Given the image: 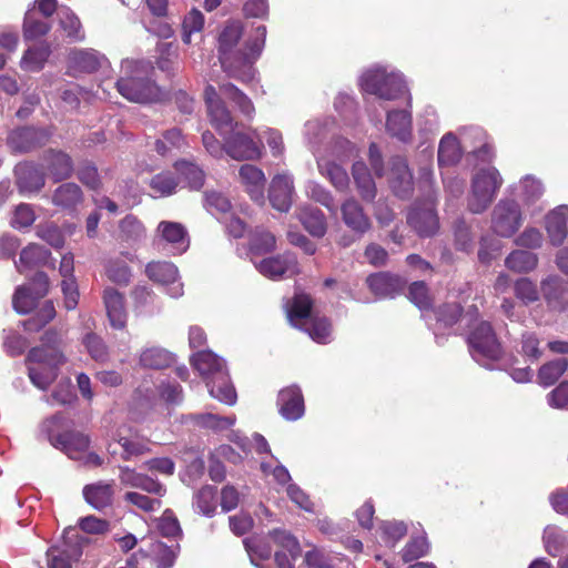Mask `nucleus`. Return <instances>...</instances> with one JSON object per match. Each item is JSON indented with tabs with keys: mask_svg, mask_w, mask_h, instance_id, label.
<instances>
[{
	"mask_svg": "<svg viewBox=\"0 0 568 568\" xmlns=\"http://www.w3.org/2000/svg\"><path fill=\"white\" fill-rule=\"evenodd\" d=\"M242 33L241 21H231L223 28L219 37V60L223 71L230 78L250 83L255 79L254 63L265 45L266 27H256L254 34L239 47Z\"/></svg>",
	"mask_w": 568,
	"mask_h": 568,
	"instance_id": "1",
	"label": "nucleus"
},
{
	"mask_svg": "<svg viewBox=\"0 0 568 568\" xmlns=\"http://www.w3.org/2000/svg\"><path fill=\"white\" fill-rule=\"evenodd\" d=\"M305 135L310 149L316 158L320 173L328 179L337 191H346L349 185L348 174L335 160L343 162L356 155L355 145L346 139H338L329 153H318L316 145L325 138V128L318 120L308 121L305 124Z\"/></svg>",
	"mask_w": 568,
	"mask_h": 568,
	"instance_id": "2",
	"label": "nucleus"
},
{
	"mask_svg": "<svg viewBox=\"0 0 568 568\" xmlns=\"http://www.w3.org/2000/svg\"><path fill=\"white\" fill-rule=\"evenodd\" d=\"M59 335L53 331L45 332L43 345L33 347L28 354L29 377L32 384L47 389L58 376V368L65 361L61 351L55 346Z\"/></svg>",
	"mask_w": 568,
	"mask_h": 568,
	"instance_id": "3",
	"label": "nucleus"
},
{
	"mask_svg": "<svg viewBox=\"0 0 568 568\" xmlns=\"http://www.w3.org/2000/svg\"><path fill=\"white\" fill-rule=\"evenodd\" d=\"M463 148H470V152L481 161H490L493 158L491 146L486 142V133L480 128H468L462 133V140L458 141L453 133L445 134L438 148L439 166H450L462 158Z\"/></svg>",
	"mask_w": 568,
	"mask_h": 568,
	"instance_id": "4",
	"label": "nucleus"
},
{
	"mask_svg": "<svg viewBox=\"0 0 568 568\" xmlns=\"http://www.w3.org/2000/svg\"><path fill=\"white\" fill-rule=\"evenodd\" d=\"M193 367L206 379L212 397L220 402L234 405L236 392L230 382L225 363L211 351L199 352L192 357Z\"/></svg>",
	"mask_w": 568,
	"mask_h": 568,
	"instance_id": "5",
	"label": "nucleus"
},
{
	"mask_svg": "<svg viewBox=\"0 0 568 568\" xmlns=\"http://www.w3.org/2000/svg\"><path fill=\"white\" fill-rule=\"evenodd\" d=\"M150 64L134 60H123L121 77L116 81L119 93L129 101L146 103L159 97V89L148 74Z\"/></svg>",
	"mask_w": 568,
	"mask_h": 568,
	"instance_id": "6",
	"label": "nucleus"
},
{
	"mask_svg": "<svg viewBox=\"0 0 568 568\" xmlns=\"http://www.w3.org/2000/svg\"><path fill=\"white\" fill-rule=\"evenodd\" d=\"M286 314L290 323L307 332L317 343H328L331 338V324L325 317L312 314V301L306 294H296L292 303L286 304Z\"/></svg>",
	"mask_w": 568,
	"mask_h": 568,
	"instance_id": "7",
	"label": "nucleus"
},
{
	"mask_svg": "<svg viewBox=\"0 0 568 568\" xmlns=\"http://www.w3.org/2000/svg\"><path fill=\"white\" fill-rule=\"evenodd\" d=\"M503 185V178L494 166L478 169L473 178L467 207L471 213L480 214L493 203Z\"/></svg>",
	"mask_w": 568,
	"mask_h": 568,
	"instance_id": "8",
	"label": "nucleus"
},
{
	"mask_svg": "<svg viewBox=\"0 0 568 568\" xmlns=\"http://www.w3.org/2000/svg\"><path fill=\"white\" fill-rule=\"evenodd\" d=\"M363 91L385 100H393L403 94L406 85L399 73H387L383 68L367 70L361 78Z\"/></svg>",
	"mask_w": 568,
	"mask_h": 568,
	"instance_id": "9",
	"label": "nucleus"
},
{
	"mask_svg": "<svg viewBox=\"0 0 568 568\" xmlns=\"http://www.w3.org/2000/svg\"><path fill=\"white\" fill-rule=\"evenodd\" d=\"M473 358L483 366L490 367L501 356V347L488 322H480L468 337Z\"/></svg>",
	"mask_w": 568,
	"mask_h": 568,
	"instance_id": "10",
	"label": "nucleus"
},
{
	"mask_svg": "<svg viewBox=\"0 0 568 568\" xmlns=\"http://www.w3.org/2000/svg\"><path fill=\"white\" fill-rule=\"evenodd\" d=\"M523 222L520 206L514 200H500L491 212V230L501 237L513 236Z\"/></svg>",
	"mask_w": 568,
	"mask_h": 568,
	"instance_id": "11",
	"label": "nucleus"
},
{
	"mask_svg": "<svg viewBox=\"0 0 568 568\" xmlns=\"http://www.w3.org/2000/svg\"><path fill=\"white\" fill-rule=\"evenodd\" d=\"M407 223L419 236L428 237L436 234L439 220L434 201L428 199L415 203L407 214Z\"/></svg>",
	"mask_w": 568,
	"mask_h": 568,
	"instance_id": "12",
	"label": "nucleus"
},
{
	"mask_svg": "<svg viewBox=\"0 0 568 568\" xmlns=\"http://www.w3.org/2000/svg\"><path fill=\"white\" fill-rule=\"evenodd\" d=\"M256 270L265 277L281 280L284 276L291 277L301 272L297 258L292 253L271 256L256 262L251 257Z\"/></svg>",
	"mask_w": 568,
	"mask_h": 568,
	"instance_id": "13",
	"label": "nucleus"
},
{
	"mask_svg": "<svg viewBox=\"0 0 568 568\" xmlns=\"http://www.w3.org/2000/svg\"><path fill=\"white\" fill-rule=\"evenodd\" d=\"M204 97L212 125L221 135L233 132L235 124L215 88L207 85L204 91Z\"/></svg>",
	"mask_w": 568,
	"mask_h": 568,
	"instance_id": "14",
	"label": "nucleus"
},
{
	"mask_svg": "<svg viewBox=\"0 0 568 568\" xmlns=\"http://www.w3.org/2000/svg\"><path fill=\"white\" fill-rule=\"evenodd\" d=\"M146 276L161 285H168L170 296L176 298L183 295V284L178 281L179 271L171 262H151L145 267Z\"/></svg>",
	"mask_w": 568,
	"mask_h": 568,
	"instance_id": "15",
	"label": "nucleus"
},
{
	"mask_svg": "<svg viewBox=\"0 0 568 568\" xmlns=\"http://www.w3.org/2000/svg\"><path fill=\"white\" fill-rule=\"evenodd\" d=\"M225 153L234 160H255L262 156V146L253 139L241 132H231L223 135Z\"/></svg>",
	"mask_w": 568,
	"mask_h": 568,
	"instance_id": "16",
	"label": "nucleus"
},
{
	"mask_svg": "<svg viewBox=\"0 0 568 568\" xmlns=\"http://www.w3.org/2000/svg\"><path fill=\"white\" fill-rule=\"evenodd\" d=\"M294 182L288 173L276 174L270 184L268 199L271 205L280 211L287 212L293 202Z\"/></svg>",
	"mask_w": 568,
	"mask_h": 568,
	"instance_id": "17",
	"label": "nucleus"
},
{
	"mask_svg": "<svg viewBox=\"0 0 568 568\" xmlns=\"http://www.w3.org/2000/svg\"><path fill=\"white\" fill-rule=\"evenodd\" d=\"M103 303L111 327L124 329L128 321L124 295L113 287H105L103 291Z\"/></svg>",
	"mask_w": 568,
	"mask_h": 568,
	"instance_id": "18",
	"label": "nucleus"
},
{
	"mask_svg": "<svg viewBox=\"0 0 568 568\" xmlns=\"http://www.w3.org/2000/svg\"><path fill=\"white\" fill-rule=\"evenodd\" d=\"M273 541L281 547L275 551V562L278 568H293V561L300 556L301 548L297 540L285 530H273L271 532Z\"/></svg>",
	"mask_w": 568,
	"mask_h": 568,
	"instance_id": "19",
	"label": "nucleus"
},
{
	"mask_svg": "<svg viewBox=\"0 0 568 568\" xmlns=\"http://www.w3.org/2000/svg\"><path fill=\"white\" fill-rule=\"evenodd\" d=\"M50 133L36 128H20L12 131L8 138L9 146L17 152H28L47 142Z\"/></svg>",
	"mask_w": 568,
	"mask_h": 568,
	"instance_id": "20",
	"label": "nucleus"
},
{
	"mask_svg": "<svg viewBox=\"0 0 568 568\" xmlns=\"http://www.w3.org/2000/svg\"><path fill=\"white\" fill-rule=\"evenodd\" d=\"M239 178L251 199L255 202L263 203L266 183L264 172L255 165L243 164L239 170Z\"/></svg>",
	"mask_w": 568,
	"mask_h": 568,
	"instance_id": "21",
	"label": "nucleus"
},
{
	"mask_svg": "<svg viewBox=\"0 0 568 568\" xmlns=\"http://www.w3.org/2000/svg\"><path fill=\"white\" fill-rule=\"evenodd\" d=\"M74 261L72 254H65L60 262V274L62 276L61 290L67 310H74L78 305L79 292L73 278Z\"/></svg>",
	"mask_w": 568,
	"mask_h": 568,
	"instance_id": "22",
	"label": "nucleus"
},
{
	"mask_svg": "<svg viewBox=\"0 0 568 568\" xmlns=\"http://www.w3.org/2000/svg\"><path fill=\"white\" fill-rule=\"evenodd\" d=\"M106 59L94 50H72L69 53V73H91L102 67Z\"/></svg>",
	"mask_w": 568,
	"mask_h": 568,
	"instance_id": "23",
	"label": "nucleus"
},
{
	"mask_svg": "<svg viewBox=\"0 0 568 568\" xmlns=\"http://www.w3.org/2000/svg\"><path fill=\"white\" fill-rule=\"evenodd\" d=\"M545 227L552 245L562 244L568 234V205H560L548 213Z\"/></svg>",
	"mask_w": 568,
	"mask_h": 568,
	"instance_id": "24",
	"label": "nucleus"
},
{
	"mask_svg": "<svg viewBox=\"0 0 568 568\" xmlns=\"http://www.w3.org/2000/svg\"><path fill=\"white\" fill-rule=\"evenodd\" d=\"M389 183L393 191L400 197L407 196L413 186V176L406 163L400 156H395L390 161Z\"/></svg>",
	"mask_w": 568,
	"mask_h": 568,
	"instance_id": "25",
	"label": "nucleus"
},
{
	"mask_svg": "<svg viewBox=\"0 0 568 568\" xmlns=\"http://www.w3.org/2000/svg\"><path fill=\"white\" fill-rule=\"evenodd\" d=\"M281 415L287 420H296L304 414V399L298 387H287L278 394Z\"/></svg>",
	"mask_w": 568,
	"mask_h": 568,
	"instance_id": "26",
	"label": "nucleus"
},
{
	"mask_svg": "<svg viewBox=\"0 0 568 568\" xmlns=\"http://www.w3.org/2000/svg\"><path fill=\"white\" fill-rule=\"evenodd\" d=\"M158 235L172 245L174 254H182L189 247V237L185 227L178 222L162 221L156 229Z\"/></svg>",
	"mask_w": 568,
	"mask_h": 568,
	"instance_id": "27",
	"label": "nucleus"
},
{
	"mask_svg": "<svg viewBox=\"0 0 568 568\" xmlns=\"http://www.w3.org/2000/svg\"><path fill=\"white\" fill-rule=\"evenodd\" d=\"M344 223L354 232L364 234L371 227V221L364 213L361 204L354 200H346L341 207Z\"/></svg>",
	"mask_w": 568,
	"mask_h": 568,
	"instance_id": "28",
	"label": "nucleus"
},
{
	"mask_svg": "<svg viewBox=\"0 0 568 568\" xmlns=\"http://www.w3.org/2000/svg\"><path fill=\"white\" fill-rule=\"evenodd\" d=\"M54 447L63 450L70 458L79 459L89 447V438L84 434L67 432L51 439Z\"/></svg>",
	"mask_w": 568,
	"mask_h": 568,
	"instance_id": "29",
	"label": "nucleus"
},
{
	"mask_svg": "<svg viewBox=\"0 0 568 568\" xmlns=\"http://www.w3.org/2000/svg\"><path fill=\"white\" fill-rule=\"evenodd\" d=\"M371 291L378 297H393L403 290L404 281L388 273H377L366 280Z\"/></svg>",
	"mask_w": 568,
	"mask_h": 568,
	"instance_id": "30",
	"label": "nucleus"
},
{
	"mask_svg": "<svg viewBox=\"0 0 568 568\" xmlns=\"http://www.w3.org/2000/svg\"><path fill=\"white\" fill-rule=\"evenodd\" d=\"M85 501L94 509L102 510L111 506L114 495L111 483L98 481L85 485L82 490Z\"/></svg>",
	"mask_w": 568,
	"mask_h": 568,
	"instance_id": "31",
	"label": "nucleus"
},
{
	"mask_svg": "<svg viewBox=\"0 0 568 568\" xmlns=\"http://www.w3.org/2000/svg\"><path fill=\"white\" fill-rule=\"evenodd\" d=\"M49 568H72V561L78 560L81 556V549L78 546H52L48 552Z\"/></svg>",
	"mask_w": 568,
	"mask_h": 568,
	"instance_id": "32",
	"label": "nucleus"
},
{
	"mask_svg": "<svg viewBox=\"0 0 568 568\" xmlns=\"http://www.w3.org/2000/svg\"><path fill=\"white\" fill-rule=\"evenodd\" d=\"M386 129L389 134L400 141H407L412 135V115L408 111L388 112L386 119Z\"/></svg>",
	"mask_w": 568,
	"mask_h": 568,
	"instance_id": "33",
	"label": "nucleus"
},
{
	"mask_svg": "<svg viewBox=\"0 0 568 568\" xmlns=\"http://www.w3.org/2000/svg\"><path fill=\"white\" fill-rule=\"evenodd\" d=\"M352 175L357 191L364 201L371 202L376 196V185L364 162L353 164Z\"/></svg>",
	"mask_w": 568,
	"mask_h": 568,
	"instance_id": "34",
	"label": "nucleus"
},
{
	"mask_svg": "<svg viewBox=\"0 0 568 568\" xmlns=\"http://www.w3.org/2000/svg\"><path fill=\"white\" fill-rule=\"evenodd\" d=\"M298 219L313 236L322 237L326 233V220L320 209L304 205L300 207Z\"/></svg>",
	"mask_w": 568,
	"mask_h": 568,
	"instance_id": "35",
	"label": "nucleus"
},
{
	"mask_svg": "<svg viewBox=\"0 0 568 568\" xmlns=\"http://www.w3.org/2000/svg\"><path fill=\"white\" fill-rule=\"evenodd\" d=\"M174 169L184 179L190 189L199 190L203 186L205 174L195 163L185 160L176 161Z\"/></svg>",
	"mask_w": 568,
	"mask_h": 568,
	"instance_id": "36",
	"label": "nucleus"
},
{
	"mask_svg": "<svg viewBox=\"0 0 568 568\" xmlns=\"http://www.w3.org/2000/svg\"><path fill=\"white\" fill-rule=\"evenodd\" d=\"M537 262L538 260L535 253L517 250L506 257L505 265L516 273H527L537 266Z\"/></svg>",
	"mask_w": 568,
	"mask_h": 568,
	"instance_id": "37",
	"label": "nucleus"
},
{
	"mask_svg": "<svg viewBox=\"0 0 568 568\" xmlns=\"http://www.w3.org/2000/svg\"><path fill=\"white\" fill-rule=\"evenodd\" d=\"M49 251L43 246L30 244L22 250L19 262L16 263L17 270L23 273L24 270L38 266L47 261Z\"/></svg>",
	"mask_w": 568,
	"mask_h": 568,
	"instance_id": "38",
	"label": "nucleus"
},
{
	"mask_svg": "<svg viewBox=\"0 0 568 568\" xmlns=\"http://www.w3.org/2000/svg\"><path fill=\"white\" fill-rule=\"evenodd\" d=\"M49 55L50 48L48 44H36L24 52L21 60V67L28 71H39L43 68Z\"/></svg>",
	"mask_w": 568,
	"mask_h": 568,
	"instance_id": "39",
	"label": "nucleus"
},
{
	"mask_svg": "<svg viewBox=\"0 0 568 568\" xmlns=\"http://www.w3.org/2000/svg\"><path fill=\"white\" fill-rule=\"evenodd\" d=\"M173 361L172 354L160 347L145 348L140 355V363L143 367L162 369Z\"/></svg>",
	"mask_w": 568,
	"mask_h": 568,
	"instance_id": "40",
	"label": "nucleus"
},
{
	"mask_svg": "<svg viewBox=\"0 0 568 568\" xmlns=\"http://www.w3.org/2000/svg\"><path fill=\"white\" fill-rule=\"evenodd\" d=\"M275 236L264 229L257 227L250 237V252L253 258L255 255L272 252L275 248Z\"/></svg>",
	"mask_w": 568,
	"mask_h": 568,
	"instance_id": "41",
	"label": "nucleus"
},
{
	"mask_svg": "<svg viewBox=\"0 0 568 568\" xmlns=\"http://www.w3.org/2000/svg\"><path fill=\"white\" fill-rule=\"evenodd\" d=\"M16 173L22 190L37 191L44 184L43 175L32 165H19Z\"/></svg>",
	"mask_w": 568,
	"mask_h": 568,
	"instance_id": "42",
	"label": "nucleus"
},
{
	"mask_svg": "<svg viewBox=\"0 0 568 568\" xmlns=\"http://www.w3.org/2000/svg\"><path fill=\"white\" fill-rule=\"evenodd\" d=\"M82 201V191L74 183L60 185L53 195V203L62 207H73Z\"/></svg>",
	"mask_w": 568,
	"mask_h": 568,
	"instance_id": "43",
	"label": "nucleus"
},
{
	"mask_svg": "<svg viewBox=\"0 0 568 568\" xmlns=\"http://www.w3.org/2000/svg\"><path fill=\"white\" fill-rule=\"evenodd\" d=\"M220 92L223 97L233 101L244 115L252 116L255 109L251 99L241 90H239L234 84L223 83L222 85H220Z\"/></svg>",
	"mask_w": 568,
	"mask_h": 568,
	"instance_id": "44",
	"label": "nucleus"
},
{
	"mask_svg": "<svg viewBox=\"0 0 568 568\" xmlns=\"http://www.w3.org/2000/svg\"><path fill=\"white\" fill-rule=\"evenodd\" d=\"M568 362L565 358H558L542 365L538 373V382L542 386L555 384L559 377L566 372Z\"/></svg>",
	"mask_w": 568,
	"mask_h": 568,
	"instance_id": "45",
	"label": "nucleus"
},
{
	"mask_svg": "<svg viewBox=\"0 0 568 568\" xmlns=\"http://www.w3.org/2000/svg\"><path fill=\"white\" fill-rule=\"evenodd\" d=\"M154 196H169L175 193L179 181L170 171L154 175L149 183Z\"/></svg>",
	"mask_w": 568,
	"mask_h": 568,
	"instance_id": "46",
	"label": "nucleus"
},
{
	"mask_svg": "<svg viewBox=\"0 0 568 568\" xmlns=\"http://www.w3.org/2000/svg\"><path fill=\"white\" fill-rule=\"evenodd\" d=\"M108 278L118 285H128L131 280V270L122 257L110 258L105 265Z\"/></svg>",
	"mask_w": 568,
	"mask_h": 568,
	"instance_id": "47",
	"label": "nucleus"
},
{
	"mask_svg": "<svg viewBox=\"0 0 568 568\" xmlns=\"http://www.w3.org/2000/svg\"><path fill=\"white\" fill-rule=\"evenodd\" d=\"M216 490L212 486L202 487L194 496V508L205 515L212 516L216 509Z\"/></svg>",
	"mask_w": 568,
	"mask_h": 568,
	"instance_id": "48",
	"label": "nucleus"
},
{
	"mask_svg": "<svg viewBox=\"0 0 568 568\" xmlns=\"http://www.w3.org/2000/svg\"><path fill=\"white\" fill-rule=\"evenodd\" d=\"M197 425L209 427L214 430L227 429L235 423V416H219L213 413H204L191 416Z\"/></svg>",
	"mask_w": 568,
	"mask_h": 568,
	"instance_id": "49",
	"label": "nucleus"
},
{
	"mask_svg": "<svg viewBox=\"0 0 568 568\" xmlns=\"http://www.w3.org/2000/svg\"><path fill=\"white\" fill-rule=\"evenodd\" d=\"M40 298V296L31 292L27 286H20L13 295L12 305L18 313L27 314L33 310Z\"/></svg>",
	"mask_w": 568,
	"mask_h": 568,
	"instance_id": "50",
	"label": "nucleus"
},
{
	"mask_svg": "<svg viewBox=\"0 0 568 568\" xmlns=\"http://www.w3.org/2000/svg\"><path fill=\"white\" fill-rule=\"evenodd\" d=\"M542 539L546 551L552 557L558 556L566 544V536L556 526H547Z\"/></svg>",
	"mask_w": 568,
	"mask_h": 568,
	"instance_id": "51",
	"label": "nucleus"
},
{
	"mask_svg": "<svg viewBox=\"0 0 568 568\" xmlns=\"http://www.w3.org/2000/svg\"><path fill=\"white\" fill-rule=\"evenodd\" d=\"M87 352L95 362H106L109 349L104 341L94 333H88L82 341Z\"/></svg>",
	"mask_w": 568,
	"mask_h": 568,
	"instance_id": "52",
	"label": "nucleus"
},
{
	"mask_svg": "<svg viewBox=\"0 0 568 568\" xmlns=\"http://www.w3.org/2000/svg\"><path fill=\"white\" fill-rule=\"evenodd\" d=\"M59 19L61 28L67 32V36L73 40H82L84 38L81 31V23L78 17L69 9L63 8L59 11Z\"/></svg>",
	"mask_w": 568,
	"mask_h": 568,
	"instance_id": "53",
	"label": "nucleus"
},
{
	"mask_svg": "<svg viewBox=\"0 0 568 568\" xmlns=\"http://www.w3.org/2000/svg\"><path fill=\"white\" fill-rule=\"evenodd\" d=\"M49 170L55 181L69 178L72 172V162L70 156L61 152L53 153L50 160Z\"/></svg>",
	"mask_w": 568,
	"mask_h": 568,
	"instance_id": "54",
	"label": "nucleus"
},
{
	"mask_svg": "<svg viewBox=\"0 0 568 568\" xmlns=\"http://www.w3.org/2000/svg\"><path fill=\"white\" fill-rule=\"evenodd\" d=\"M183 145L184 139L181 131L178 129L166 131L163 138L155 142L156 152L161 155H166L171 149H181Z\"/></svg>",
	"mask_w": 568,
	"mask_h": 568,
	"instance_id": "55",
	"label": "nucleus"
},
{
	"mask_svg": "<svg viewBox=\"0 0 568 568\" xmlns=\"http://www.w3.org/2000/svg\"><path fill=\"white\" fill-rule=\"evenodd\" d=\"M544 193L541 183L532 176H526L520 182V197L526 204L534 203Z\"/></svg>",
	"mask_w": 568,
	"mask_h": 568,
	"instance_id": "56",
	"label": "nucleus"
},
{
	"mask_svg": "<svg viewBox=\"0 0 568 568\" xmlns=\"http://www.w3.org/2000/svg\"><path fill=\"white\" fill-rule=\"evenodd\" d=\"M124 500L148 513L159 510L162 506L160 498H151L136 491L126 493Z\"/></svg>",
	"mask_w": 568,
	"mask_h": 568,
	"instance_id": "57",
	"label": "nucleus"
},
{
	"mask_svg": "<svg viewBox=\"0 0 568 568\" xmlns=\"http://www.w3.org/2000/svg\"><path fill=\"white\" fill-rule=\"evenodd\" d=\"M515 294L525 305L539 300V292L536 284L526 277L515 283Z\"/></svg>",
	"mask_w": 568,
	"mask_h": 568,
	"instance_id": "58",
	"label": "nucleus"
},
{
	"mask_svg": "<svg viewBox=\"0 0 568 568\" xmlns=\"http://www.w3.org/2000/svg\"><path fill=\"white\" fill-rule=\"evenodd\" d=\"M183 41L191 42V36L194 32H200L204 26V17L201 11L192 9L183 20Z\"/></svg>",
	"mask_w": 568,
	"mask_h": 568,
	"instance_id": "59",
	"label": "nucleus"
},
{
	"mask_svg": "<svg viewBox=\"0 0 568 568\" xmlns=\"http://www.w3.org/2000/svg\"><path fill=\"white\" fill-rule=\"evenodd\" d=\"M50 27L44 20H38L32 12H27L23 23V33L27 40H32L44 36Z\"/></svg>",
	"mask_w": 568,
	"mask_h": 568,
	"instance_id": "60",
	"label": "nucleus"
},
{
	"mask_svg": "<svg viewBox=\"0 0 568 568\" xmlns=\"http://www.w3.org/2000/svg\"><path fill=\"white\" fill-rule=\"evenodd\" d=\"M256 138L266 140L267 145L274 156H278L284 152V143L282 133L278 130L265 128L263 130L254 131Z\"/></svg>",
	"mask_w": 568,
	"mask_h": 568,
	"instance_id": "61",
	"label": "nucleus"
},
{
	"mask_svg": "<svg viewBox=\"0 0 568 568\" xmlns=\"http://www.w3.org/2000/svg\"><path fill=\"white\" fill-rule=\"evenodd\" d=\"M75 395L72 390L70 381L60 383L50 396H44V399L50 405H67L74 400Z\"/></svg>",
	"mask_w": 568,
	"mask_h": 568,
	"instance_id": "62",
	"label": "nucleus"
},
{
	"mask_svg": "<svg viewBox=\"0 0 568 568\" xmlns=\"http://www.w3.org/2000/svg\"><path fill=\"white\" fill-rule=\"evenodd\" d=\"M159 531L164 537H176L181 534V527L173 511L166 509L158 520Z\"/></svg>",
	"mask_w": 568,
	"mask_h": 568,
	"instance_id": "63",
	"label": "nucleus"
},
{
	"mask_svg": "<svg viewBox=\"0 0 568 568\" xmlns=\"http://www.w3.org/2000/svg\"><path fill=\"white\" fill-rule=\"evenodd\" d=\"M428 542L424 536L413 538L403 549V560L408 562L423 557L428 551Z\"/></svg>",
	"mask_w": 568,
	"mask_h": 568,
	"instance_id": "64",
	"label": "nucleus"
}]
</instances>
